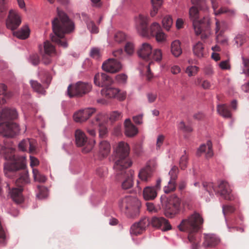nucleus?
Segmentation results:
<instances>
[{"label":"nucleus","mask_w":249,"mask_h":249,"mask_svg":"<svg viewBox=\"0 0 249 249\" xmlns=\"http://www.w3.org/2000/svg\"><path fill=\"white\" fill-rule=\"evenodd\" d=\"M57 17L52 21V30L53 34L50 35L51 41L59 47L66 48L68 43L65 35L74 32L75 28V23L67 13L57 8Z\"/></svg>","instance_id":"f257e3e1"},{"label":"nucleus","mask_w":249,"mask_h":249,"mask_svg":"<svg viewBox=\"0 0 249 249\" xmlns=\"http://www.w3.org/2000/svg\"><path fill=\"white\" fill-rule=\"evenodd\" d=\"M18 117L16 109L9 108H3L0 115V132L3 135L14 137L19 132L18 125L10 121Z\"/></svg>","instance_id":"f03ea898"},{"label":"nucleus","mask_w":249,"mask_h":249,"mask_svg":"<svg viewBox=\"0 0 249 249\" xmlns=\"http://www.w3.org/2000/svg\"><path fill=\"white\" fill-rule=\"evenodd\" d=\"M130 146L124 142H120L114 148V164L113 168L115 171H120L127 169L133 164L129 157Z\"/></svg>","instance_id":"7ed1b4c3"},{"label":"nucleus","mask_w":249,"mask_h":249,"mask_svg":"<svg viewBox=\"0 0 249 249\" xmlns=\"http://www.w3.org/2000/svg\"><path fill=\"white\" fill-rule=\"evenodd\" d=\"M189 16L196 36L200 35L202 32L209 31L211 24L210 18L205 16L199 19V9L196 6H193L190 8Z\"/></svg>","instance_id":"20e7f679"},{"label":"nucleus","mask_w":249,"mask_h":249,"mask_svg":"<svg viewBox=\"0 0 249 249\" xmlns=\"http://www.w3.org/2000/svg\"><path fill=\"white\" fill-rule=\"evenodd\" d=\"M141 206L140 201L132 196H126L119 201L120 210L129 218H134L139 215Z\"/></svg>","instance_id":"39448f33"},{"label":"nucleus","mask_w":249,"mask_h":249,"mask_svg":"<svg viewBox=\"0 0 249 249\" xmlns=\"http://www.w3.org/2000/svg\"><path fill=\"white\" fill-rule=\"evenodd\" d=\"M161 201L163 213L166 217L172 218L179 213L181 200L176 195H172L168 197L161 196Z\"/></svg>","instance_id":"423d86ee"},{"label":"nucleus","mask_w":249,"mask_h":249,"mask_svg":"<svg viewBox=\"0 0 249 249\" xmlns=\"http://www.w3.org/2000/svg\"><path fill=\"white\" fill-rule=\"evenodd\" d=\"M204 219L196 212L186 218L182 219L178 227L180 231L185 232H198L202 228Z\"/></svg>","instance_id":"0eeeda50"},{"label":"nucleus","mask_w":249,"mask_h":249,"mask_svg":"<svg viewBox=\"0 0 249 249\" xmlns=\"http://www.w3.org/2000/svg\"><path fill=\"white\" fill-rule=\"evenodd\" d=\"M92 89V85L82 81L75 84H71L67 89V94L70 98L80 97L89 92Z\"/></svg>","instance_id":"6e6552de"},{"label":"nucleus","mask_w":249,"mask_h":249,"mask_svg":"<svg viewBox=\"0 0 249 249\" xmlns=\"http://www.w3.org/2000/svg\"><path fill=\"white\" fill-rule=\"evenodd\" d=\"M115 179L122 182L121 186L123 190H127L132 187L133 185L134 171L132 170H127L124 169L122 171H115Z\"/></svg>","instance_id":"1a4fd4ad"},{"label":"nucleus","mask_w":249,"mask_h":249,"mask_svg":"<svg viewBox=\"0 0 249 249\" xmlns=\"http://www.w3.org/2000/svg\"><path fill=\"white\" fill-rule=\"evenodd\" d=\"M102 68L107 72L115 73L120 71L123 66L121 63L117 59L109 58L103 63Z\"/></svg>","instance_id":"9d476101"},{"label":"nucleus","mask_w":249,"mask_h":249,"mask_svg":"<svg viewBox=\"0 0 249 249\" xmlns=\"http://www.w3.org/2000/svg\"><path fill=\"white\" fill-rule=\"evenodd\" d=\"M151 220L148 217L144 216L141 218L138 222L134 223L131 227L130 233L138 235L143 233L150 224Z\"/></svg>","instance_id":"9b49d317"},{"label":"nucleus","mask_w":249,"mask_h":249,"mask_svg":"<svg viewBox=\"0 0 249 249\" xmlns=\"http://www.w3.org/2000/svg\"><path fill=\"white\" fill-rule=\"evenodd\" d=\"M137 30L140 35L142 36H148V18L142 14H140L135 18Z\"/></svg>","instance_id":"f8f14e48"},{"label":"nucleus","mask_w":249,"mask_h":249,"mask_svg":"<svg viewBox=\"0 0 249 249\" xmlns=\"http://www.w3.org/2000/svg\"><path fill=\"white\" fill-rule=\"evenodd\" d=\"M21 22V18L18 13L14 10H11L6 21V27L14 31L18 28Z\"/></svg>","instance_id":"ddd939ff"},{"label":"nucleus","mask_w":249,"mask_h":249,"mask_svg":"<svg viewBox=\"0 0 249 249\" xmlns=\"http://www.w3.org/2000/svg\"><path fill=\"white\" fill-rule=\"evenodd\" d=\"M150 220L151 224L153 227L160 229L162 231H166L172 229L168 220L163 217L154 216Z\"/></svg>","instance_id":"4468645a"},{"label":"nucleus","mask_w":249,"mask_h":249,"mask_svg":"<svg viewBox=\"0 0 249 249\" xmlns=\"http://www.w3.org/2000/svg\"><path fill=\"white\" fill-rule=\"evenodd\" d=\"M96 112L95 108H86L79 110L74 113L73 120L77 123H82L86 121Z\"/></svg>","instance_id":"2eb2a0df"},{"label":"nucleus","mask_w":249,"mask_h":249,"mask_svg":"<svg viewBox=\"0 0 249 249\" xmlns=\"http://www.w3.org/2000/svg\"><path fill=\"white\" fill-rule=\"evenodd\" d=\"M6 187L9 191V194L12 200L17 204H21L24 201V197L23 195V188L10 187L9 183H7Z\"/></svg>","instance_id":"dca6fc26"},{"label":"nucleus","mask_w":249,"mask_h":249,"mask_svg":"<svg viewBox=\"0 0 249 249\" xmlns=\"http://www.w3.org/2000/svg\"><path fill=\"white\" fill-rule=\"evenodd\" d=\"M113 83L112 78L105 73H97L94 77V84L99 87L105 88Z\"/></svg>","instance_id":"f3484780"},{"label":"nucleus","mask_w":249,"mask_h":249,"mask_svg":"<svg viewBox=\"0 0 249 249\" xmlns=\"http://www.w3.org/2000/svg\"><path fill=\"white\" fill-rule=\"evenodd\" d=\"M218 187V193L224 199L226 200H231L232 199L231 190L227 181L224 180H220Z\"/></svg>","instance_id":"a211bd4d"},{"label":"nucleus","mask_w":249,"mask_h":249,"mask_svg":"<svg viewBox=\"0 0 249 249\" xmlns=\"http://www.w3.org/2000/svg\"><path fill=\"white\" fill-rule=\"evenodd\" d=\"M50 81L51 80L47 77L46 81L44 83V84H46L45 87L36 80H31L30 81V84L31 88L35 92L39 94L45 95L46 92L45 89L48 88Z\"/></svg>","instance_id":"6ab92c4d"},{"label":"nucleus","mask_w":249,"mask_h":249,"mask_svg":"<svg viewBox=\"0 0 249 249\" xmlns=\"http://www.w3.org/2000/svg\"><path fill=\"white\" fill-rule=\"evenodd\" d=\"M151 162L150 160L148 161L146 166L139 171L138 177L142 181H147L152 176L153 170L151 167Z\"/></svg>","instance_id":"aec40b11"},{"label":"nucleus","mask_w":249,"mask_h":249,"mask_svg":"<svg viewBox=\"0 0 249 249\" xmlns=\"http://www.w3.org/2000/svg\"><path fill=\"white\" fill-rule=\"evenodd\" d=\"M124 134L127 137H133L138 133V129L131 122L130 119H126L124 122Z\"/></svg>","instance_id":"412c9836"},{"label":"nucleus","mask_w":249,"mask_h":249,"mask_svg":"<svg viewBox=\"0 0 249 249\" xmlns=\"http://www.w3.org/2000/svg\"><path fill=\"white\" fill-rule=\"evenodd\" d=\"M207 146L208 147V150L206 153V157L207 158H212L213 155V150L212 142L210 140L207 141L206 145L202 144L199 146L196 151V156L200 157L202 153L205 152L206 151Z\"/></svg>","instance_id":"4be33fe9"},{"label":"nucleus","mask_w":249,"mask_h":249,"mask_svg":"<svg viewBox=\"0 0 249 249\" xmlns=\"http://www.w3.org/2000/svg\"><path fill=\"white\" fill-rule=\"evenodd\" d=\"M152 48L150 44L143 43L140 49L137 51L139 57L146 59L149 58L152 53Z\"/></svg>","instance_id":"5701e85b"},{"label":"nucleus","mask_w":249,"mask_h":249,"mask_svg":"<svg viewBox=\"0 0 249 249\" xmlns=\"http://www.w3.org/2000/svg\"><path fill=\"white\" fill-rule=\"evenodd\" d=\"M120 91L119 89L108 86L103 88L101 90V93L102 96L107 98H115Z\"/></svg>","instance_id":"b1692460"},{"label":"nucleus","mask_w":249,"mask_h":249,"mask_svg":"<svg viewBox=\"0 0 249 249\" xmlns=\"http://www.w3.org/2000/svg\"><path fill=\"white\" fill-rule=\"evenodd\" d=\"M193 54L198 58H201L205 56V50L204 45L200 41L195 43L192 48Z\"/></svg>","instance_id":"393cba45"},{"label":"nucleus","mask_w":249,"mask_h":249,"mask_svg":"<svg viewBox=\"0 0 249 249\" xmlns=\"http://www.w3.org/2000/svg\"><path fill=\"white\" fill-rule=\"evenodd\" d=\"M30 182L28 172L23 171L20 174L19 177L16 180V185L18 188H23V186Z\"/></svg>","instance_id":"a878e982"},{"label":"nucleus","mask_w":249,"mask_h":249,"mask_svg":"<svg viewBox=\"0 0 249 249\" xmlns=\"http://www.w3.org/2000/svg\"><path fill=\"white\" fill-rule=\"evenodd\" d=\"M75 143L78 147H82L86 144L88 138L85 134L81 130L77 129L75 132Z\"/></svg>","instance_id":"bb28decb"},{"label":"nucleus","mask_w":249,"mask_h":249,"mask_svg":"<svg viewBox=\"0 0 249 249\" xmlns=\"http://www.w3.org/2000/svg\"><path fill=\"white\" fill-rule=\"evenodd\" d=\"M157 196V190L155 187L147 186L143 190V198L146 200H153Z\"/></svg>","instance_id":"cd10ccee"},{"label":"nucleus","mask_w":249,"mask_h":249,"mask_svg":"<svg viewBox=\"0 0 249 249\" xmlns=\"http://www.w3.org/2000/svg\"><path fill=\"white\" fill-rule=\"evenodd\" d=\"M218 113L225 118H231L232 113L226 104H220L217 106Z\"/></svg>","instance_id":"c85d7f7f"},{"label":"nucleus","mask_w":249,"mask_h":249,"mask_svg":"<svg viewBox=\"0 0 249 249\" xmlns=\"http://www.w3.org/2000/svg\"><path fill=\"white\" fill-rule=\"evenodd\" d=\"M219 240L211 234H206L204 237L203 245L205 247H213L218 244Z\"/></svg>","instance_id":"c756f323"},{"label":"nucleus","mask_w":249,"mask_h":249,"mask_svg":"<svg viewBox=\"0 0 249 249\" xmlns=\"http://www.w3.org/2000/svg\"><path fill=\"white\" fill-rule=\"evenodd\" d=\"M110 143L106 141H101L99 146V152L101 156L103 158L106 157L110 153Z\"/></svg>","instance_id":"7c9ffc66"},{"label":"nucleus","mask_w":249,"mask_h":249,"mask_svg":"<svg viewBox=\"0 0 249 249\" xmlns=\"http://www.w3.org/2000/svg\"><path fill=\"white\" fill-rule=\"evenodd\" d=\"M7 87L4 84H0V104L6 103L5 98H9L13 95L11 92H7Z\"/></svg>","instance_id":"2f4dec72"},{"label":"nucleus","mask_w":249,"mask_h":249,"mask_svg":"<svg viewBox=\"0 0 249 249\" xmlns=\"http://www.w3.org/2000/svg\"><path fill=\"white\" fill-rule=\"evenodd\" d=\"M30 29L28 26H24L18 31L13 32V35L19 39H25L30 35Z\"/></svg>","instance_id":"473e14b6"},{"label":"nucleus","mask_w":249,"mask_h":249,"mask_svg":"<svg viewBox=\"0 0 249 249\" xmlns=\"http://www.w3.org/2000/svg\"><path fill=\"white\" fill-rule=\"evenodd\" d=\"M181 43L178 40L173 41L171 45V51L172 54L176 57L179 56L182 53V49L180 47Z\"/></svg>","instance_id":"72a5a7b5"},{"label":"nucleus","mask_w":249,"mask_h":249,"mask_svg":"<svg viewBox=\"0 0 249 249\" xmlns=\"http://www.w3.org/2000/svg\"><path fill=\"white\" fill-rule=\"evenodd\" d=\"M152 9L150 12L151 17H155L162 5V0H151Z\"/></svg>","instance_id":"f704fd0d"},{"label":"nucleus","mask_w":249,"mask_h":249,"mask_svg":"<svg viewBox=\"0 0 249 249\" xmlns=\"http://www.w3.org/2000/svg\"><path fill=\"white\" fill-rule=\"evenodd\" d=\"M44 53L49 56H52L53 54L56 53L55 47L48 40L44 42Z\"/></svg>","instance_id":"c9c22d12"},{"label":"nucleus","mask_w":249,"mask_h":249,"mask_svg":"<svg viewBox=\"0 0 249 249\" xmlns=\"http://www.w3.org/2000/svg\"><path fill=\"white\" fill-rule=\"evenodd\" d=\"M176 181L170 179L167 186L164 187V192L165 194H169L174 192L176 189Z\"/></svg>","instance_id":"e433bc0d"},{"label":"nucleus","mask_w":249,"mask_h":249,"mask_svg":"<svg viewBox=\"0 0 249 249\" xmlns=\"http://www.w3.org/2000/svg\"><path fill=\"white\" fill-rule=\"evenodd\" d=\"M188 163V155L187 154L186 151L184 150V155L180 157L179 161V165L181 169L185 170L187 167Z\"/></svg>","instance_id":"4c0bfd02"},{"label":"nucleus","mask_w":249,"mask_h":249,"mask_svg":"<svg viewBox=\"0 0 249 249\" xmlns=\"http://www.w3.org/2000/svg\"><path fill=\"white\" fill-rule=\"evenodd\" d=\"M191 1L194 6H196L199 10L208 9L206 0H192Z\"/></svg>","instance_id":"58836bf2"},{"label":"nucleus","mask_w":249,"mask_h":249,"mask_svg":"<svg viewBox=\"0 0 249 249\" xmlns=\"http://www.w3.org/2000/svg\"><path fill=\"white\" fill-rule=\"evenodd\" d=\"M114 39L118 43H122L125 41L126 36L124 32L119 31L114 35Z\"/></svg>","instance_id":"ea45409f"},{"label":"nucleus","mask_w":249,"mask_h":249,"mask_svg":"<svg viewBox=\"0 0 249 249\" xmlns=\"http://www.w3.org/2000/svg\"><path fill=\"white\" fill-rule=\"evenodd\" d=\"M162 25L166 30H169L173 24V19L170 16H165L162 20Z\"/></svg>","instance_id":"a19ab883"},{"label":"nucleus","mask_w":249,"mask_h":249,"mask_svg":"<svg viewBox=\"0 0 249 249\" xmlns=\"http://www.w3.org/2000/svg\"><path fill=\"white\" fill-rule=\"evenodd\" d=\"M29 62L34 66H37L40 63V57L36 53H32L30 55L29 59Z\"/></svg>","instance_id":"79ce46f5"},{"label":"nucleus","mask_w":249,"mask_h":249,"mask_svg":"<svg viewBox=\"0 0 249 249\" xmlns=\"http://www.w3.org/2000/svg\"><path fill=\"white\" fill-rule=\"evenodd\" d=\"M178 172L179 170L178 167L176 165L173 166L169 172L170 179L176 181L178 178Z\"/></svg>","instance_id":"37998d69"},{"label":"nucleus","mask_w":249,"mask_h":249,"mask_svg":"<svg viewBox=\"0 0 249 249\" xmlns=\"http://www.w3.org/2000/svg\"><path fill=\"white\" fill-rule=\"evenodd\" d=\"M115 79L118 83L125 85L127 82V76L124 73L119 74L115 76Z\"/></svg>","instance_id":"c03bdc74"},{"label":"nucleus","mask_w":249,"mask_h":249,"mask_svg":"<svg viewBox=\"0 0 249 249\" xmlns=\"http://www.w3.org/2000/svg\"><path fill=\"white\" fill-rule=\"evenodd\" d=\"M161 30L160 24L157 22L153 23L150 28V34L152 36H154L157 33Z\"/></svg>","instance_id":"a18cd8bd"},{"label":"nucleus","mask_w":249,"mask_h":249,"mask_svg":"<svg viewBox=\"0 0 249 249\" xmlns=\"http://www.w3.org/2000/svg\"><path fill=\"white\" fill-rule=\"evenodd\" d=\"M153 60L155 61L160 62L161 61L162 58V53L161 50L160 49H155L153 51Z\"/></svg>","instance_id":"49530a36"},{"label":"nucleus","mask_w":249,"mask_h":249,"mask_svg":"<svg viewBox=\"0 0 249 249\" xmlns=\"http://www.w3.org/2000/svg\"><path fill=\"white\" fill-rule=\"evenodd\" d=\"M199 68L196 66H188L186 70V72L188 74V76L191 77L196 75L198 71Z\"/></svg>","instance_id":"de8ad7c7"},{"label":"nucleus","mask_w":249,"mask_h":249,"mask_svg":"<svg viewBox=\"0 0 249 249\" xmlns=\"http://www.w3.org/2000/svg\"><path fill=\"white\" fill-rule=\"evenodd\" d=\"M154 36L158 42H163L166 39V36L162 32V30L157 33Z\"/></svg>","instance_id":"09e8293b"},{"label":"nucleus","mask_w":249,"mask_h":249,"mask_svg":"<svg viewBox=\"0 0 249 249\" xmlns=\"http://www.w3.org/2000/svg\"><path fill=\"white\" fill-rule=\"evenodd\" d=\"M216 42L217 43L223 46H228L229 45L228 39L226 36L221 37H216Z\"/></svg>","instance_id":"8fccbe9b"},{"label":"nucleus","mask_w":249,"mask_h":249,"mask_svg":"<svg viewBox=\"0 0 249 249\" xmlns=\"http://www.w3.org/2000/svg\"><path fill=\"white\" fill-rule=\"evenodd\" d=\"M90 56L95 59H99L101 57L100 50L97 48H92L90 53Z\"/></svg>","instance_id":"3c124183"},{"label":"nucleus","mask_w":249,"mask_h":249,"mask_svg":"<svg viewBox=\"0 0 249 249\" xmlns=\"http://www.w3.org/2000/svg\"><path fill=\"white\" fill-rule=\"evenodd\" d=\"M124 50L128 54H133L134 51V44L130 42H127L124 47Z\"/></svg>","instance_id":"603ef678"},{"label":"nucleus","mask_w":249,"mask_h":249,"mask_svg":"<svg viewBox=\"0 0 249 249\" xmlns=\"http://www.w3.org/2000/svg\"><path fill=\"white\" fill-rule=\"evenodd\" d=\"M223 212L224 214L232 213L235 211V208L230 205H223L222 207Z\"/></svg>","instance_id":"864d4df0"},{"label":"nucleus","mask_w":249,"mask_h":249,"mask_svg":"<svg viewBox=\"0 0 249 249\" xmlns=\"http://www.w3.org/2000/svg\"><path fill=\"white\" fill-rule=\"evenodd\" d=\"M121 117V113L115 111L111 112L109 116V120L111 122H115L119 120Z\"/></svg>","instance_id":"5fc2aeb1"},{"label":"nucleus","mask_w":249,"mask_h":249,"mask_svg":"<svg viewBox=\"0 0 249 249\" xmlns=\"http://www.w3.org/2000/svg\"><path fill=\"white\" fill-rule=\"evenodd\" d=\"M29 141L23 140L18 144V147L19 150L22 151H25L26 147L28 145Z\"/></svg>","instance_id":"6e6d98bb"},{"label":"nucleus","mask_w":249,"mask_h":249,"mask_svg":"<svg viewBox=\"0 0 249 249\" xmlns=\"http://www.w3.org/2000/svg\"><path fill=\"white\" fill-rule=\"evenodd\" d=\"M99 136L101 138H104L107 134V127L103 125L99 126Z\"/></svg>","instance_id":"4d7b16f0"},{"label":"nucleus","mask_w":249,"mask_h":249,"mask_svg":"<svg viewBox=\"0 0 249 249\" xmlns=\"http://www.w3.org/2000/svg\"><path fill=\"white\" fill-rule=\"evenodd\" d=\"M225 25V22H220L218 20H217L215 23V34H217L219 31L223 29Z\"/></svg>","instance_id":"13d9d810"},{"label":"nucleus","mask_w":249,"mask_h":249,"mask_svg":"<svg viewBox=\"0 0 249 249\" xmlns=\"http://www.w3.org/2000/svg\"><path fill=\"white\" fill-rule=\"evenodd\" d=\"M88 26L89 28H91V32L92 33H97L98 32V28L93 21H91L89 23Z\"/></svg>","instance_id":"bf43d9fd"},{"label":"nucleus","mask_w":249,"mask_h":249,"mask_svg":"<svg viewBox=\"0 0 249 249\" xmlns=\"http://www.w3.org/2000/svg\"><path fill=\"white\" fill-rule=\"evenodd\" d=\"M205 117V115L202 112H198L193 115V118L195 120L201 121L203 120Z\"/></svg>","instance_id":"052dcab7"},{"label":"nucleus","mask_w":249,"mask_h":249,"mask_svg":"<svg viewBox=\"0 0 249 249\" xmlns=\"http://www.w3.org/2000/svg\"><path fill=\"white\" fill-rule=\"evenodd\" d=\"M246 41L245 37L244 36L241 35H238L236 37V42L237 44H240V46H242L244 42Z\"/></svg>","instance_id":"680f3d73"},{"label":"nucleus","mask_w":249,"mask_h":249,"mask_svg":"<svg viewBox=\"0 0 249 249\" xmlns=\"http://www.w3.org/2000/svg\"><path fill=\"white\" fill-rule=\"evenodd\" d=\"M165 139V137L163 135H159L157 138L156 145L158 147H160L163 144Z\"/></svg>","instance_id":"e2e57ef3"},{"label":"nucleus","mask_w":249,"mask_h":249,"mask_svg":"<svg viewBox=\"0 0 249 249\" xmlns=\"http://www.w3.org/2000/svg\"><path fill=\"white\" fill-rule=\"evenodd\" d=\"M134 122L137 124H141L142 123V115H139L133 117Z\"/></svg>","instance_id":"0e129e2a"},{"label":"nucleus","mask_w":249,"mask_h":249,"mask_svg":"<svg viewBox=\"0 0 249 249\" xmlns=\"http://www.w3.org/2000/svg\"><path fill=\"white\" fill-rule=\"evenodd\" d=\"M219 67L222 70H228L230 69V66L227 60L223 61L219 64Z\"/></svg>","instance_id":"69168bd1"},{"label":"nucleus","mask_w":249,"mask_h":249,"mask_svg":"<svg viewBox=\"0 0 249 249\" xmlns=\"http://www.w3.org/2000/svg\"><path fill=\"white\" fill-rule=\"evenodd\" d=\"M51 56H49L44 53L42 55V61L43 63L45 65H49L52 62V59L51 58Z\"/></svg>","instance_id":"338daca9"},{"label":"nucleus","mask_w":249,"mask_h":249,"mask_svg":"<svg viewBox=\"0 0 249 249\" xmlns=\"http://www.w3.org/2000/svg\"><path fill=\"white\" fill-rule=\"evenodd\" d=\"M30 165L32 167L37 166L39 164L38 160L35 157L30 156Z\"/></svg>","instance_id":"774afa93"}]
</instances>
